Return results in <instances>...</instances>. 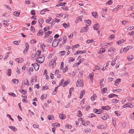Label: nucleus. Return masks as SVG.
I'll return each mask as SVG.
<instances>
[{"label": "nucleus", "mask_w": 134, "mask_h": 134, "mask_svg": "<svg viewBox=\"0 0 134 134\" xmlns=\"http://www.w3.org/2000/svg\"><path fill=\"white\" fill-rule=\"evenodd\" d=\"M45 57L43 55H41L40 57H37L36 59V61L39 63H41L44 61Z\"/></svg>", "instance_id": "nucleus-1"}, {"label": "nucleus", "mask_w": 134, "mask_h": 134, "mask_svg": "<svg viewBox=\"0 0 134 134\" xmlns=\"http://www.w3.org/2000/svg\"><path fill=\"white\" fill-rule=\"evenodd\" d=\"M56 65V63L54 62V60H52L48 64V66L50 67V68L52 69L54 67H55Z\"/></svg>", "instance_id": "nucleus-2"}, {"label": "nucleus", "mask_w": 134, "mask_h": 134, "mask_svg": "<svg viewBox=\"0 0 134 134\" xmlns=\"http://www.w3.org/2000/svg\"><path fill=\"white\" fill-rule=\"evenodd\" d=\"M79 121H82V123L83 125L86 126L90 124V122L88 121H85L83 120L82 118H80L79 119Z\"/></svg>", "instance_id": "nucleus-3"}, {"label": "nucleus", "mask_w": 134, "mask_h": 134, "mask_svg": "<svg viewBox=\"0 0 134 134\" xmlns=\"http://www.w3.org/2000/svg\"><path fill=\"white\" fill-rule=\"evenodd\" d=\"M76 85L77 87H78L83 86V84L82 81L78 80L77 81Z\"/></svg>", "instance_id": "nucleus-4"}, {"label": "nucleus", "mask_w": 134, "mask_h": 134, "mask_svg": "<svg viewBox=\"0 0 134 134\" xmlns=\"http://www.w3.org/2000/svg\"><path fill=\"white\" fill-rule=\"evenodd\" d=\"M88 29V25H87V24L85 27H82L81 30V32H87V30Z\"/></svg>", "instance_id": "nucleus-5"}, {"label": "nucleus", "mask_w": 134, "mask_h": 134, "mask_svg": "<svg viewBox=\"0 0 134 134\" xmlns=\"http://www.w3.org/2000/svg\"><path fill=\"white\" fill-rule=\"evenodd\" d=\"M59 42L60 41L58 40H54L52 43V46L54 47H56Z\"/></svg>", "instance_id": "nucleus-6"}, {"label": "nucleus", "mask_w": 134, "mask_h": 134, "mask_svg": "<svg viewBox=\"0 0 134 134\" xmlns=\"http://www.w3.org/2000/svg\"><path fill=\"white\" fill-rule=\"evenodd\" d=\"M31 65L34 67L35 70L37 71L38 70L39 67V65L38 63H36L32 64Z\"/></svg>", "instance_id": "nucleus-7"}, {"label": "nucleus", "mask_w": 134, "mask_h": 134, "mask_svg": "<svg viewBox=\"0 0 134 134\" xmlns=\"http://www.w3.org/2000/svg\"><path fill=\"white\" fill-rule=\"evenodd\" d=\"M86 52V50H84L82 51H78L74 53V55H76L77 54H82L83 53H85Z\"/></svg>", "instance_id": "nucleus-8"}, {"label": "nucleus", "mask_w": 134, "mask_h": 134, "mask_svg": "<svg viewBox=\"0 0 134 134\" xmlns=\"http://www.w3.org/2000/svg\"><path fill=\"white\" fill-rule=\"evenodd\" d=\"M94 111H95V113L98 114H100L103 112V110L101 109L98 110L97 109H94Z\"/></svg>", "instance_id": "nucleus-9"}, {"label": "nucleus", "mask_w": 134, "mask_h": 134, "mask_svg": "<svg viewBox=\"0 0 134 134\" xmlns=\"http://www.w3.org/2000/svg\"><path fill=\"white\" fill-rule=\"evenodd\" d=\"M50 10L47 8H45L43 9L40 12L41 14L43 15L45 14L46 12L49 11Z\"/></svg>", "instance_id": "nucleus-10"}, {"label": "nucleus", "mask_w": 134, "mask_h": 134, "mask_svg": "<svg viewBox=\"0 0 134 134\" xmlns=\"http://www.w3.org/2000/svg\"><path fill=\"white\" fill-rule=\"evenodd\" d=\"M99 25L98 23L95 24L94 25L93 28L95 30H97L99 28Z\"/></svg>", "instance_id": "nucleus-11"}, {"label": "nucleus", "mask_w": 134, "mask_h": 134, "mask_svg": "<svg viewBox=\"0 0 134 134\" xmlns=\"http://www.w3.org/2000/svg\"><path fill=\"white\" fill-rule=\"evenodd\" d=\"M41 51L38 50L35 55L36 57H40L41 55H42L41 54Z\"/></svg>", "instance_id": "nucleus-12"}, {"label": "nucleus", "mask_w": 134, "mask_h": 134, "mask_svg": "<svg viewBox=\"0 0 134 134\" xmlns=\"http://www.w3.org/2000/svg\"><path fill=\"white\" fill-rule=\"evenodd\" d=\"M53 20L52 18L51 17H49L48 19H46V22L48 23H50Z\"/></svg>", "instance_id": "nucleus-13"}, {"label": "nucleus", "mask_w": 134, "mask_h": 134, "mask_svg": "<svg viewBox=\"0 0 134 134\" xmlns=\"http://www.w3.org/2000/svg\"><path fill=\"white\" fill-rule=\"evenodd\" d=\"M40 46L42 48V49L43 51H44L45 48L46 47V46L43 43H41L40 45Z\"/></svg>", "instance_id": "nucleus-14"}, {"label": "nucleus", "mask_w": 134, "mask_h": 134, "mask_svg": "<svg viewBox=\"0 0 134 134\" xmlns=\"http://www.w3.org/2000/svg\"><path fill=\"white\" fill-rule=\"evenodd\" d=\"M94 76V74L93 72L91 73L90 75V80L91 81V82H92L93 80V77Z\"/></svg>", "instance_id": "nucleus-15"}, {"label": "nucleus", "mask_w": 134, "mask_h": 134, "mask_svg": "<svg viewBox=\"0 0 134 134\" xmlns=\"http://www.w3.org/2000/svg\"><path fill=\"white\" fill-rule=\"evenodd\" d=\"M59 117L61 119H64L66 118V116L65 115L60 114L59 115Z\"/></svg>", "instance_id": "nucleus-16"}, {"label": "nucleus", "mask_w": 134, "mask_h": 134, "mask_svg": "<svg viewBox=\"0 0 134 134\" xmlns=\"http://www.w3.org/2000/svg\"><path fill=\"white\" fill-rule=\"evenodd\" d=\"M16 61L18 63H21L23 61V59L22 58H16Z\"/></svg>", "instance_id": "nucleus-17"}, {"label": "nucleus", "mask_w": 134, "mask_h": 134, "mask_svg": "<svg viewBox=\"0 0 134 134\" xmlns=\"http://www.w3.org/2000/svg\"><path fill=\"white\" fill-rule=\"evenodd\" d=\"M121 80L120 79H117L115 82V86H117V85H118L119 83H120L121 81Z\"/></svg>", "instance_id": "nucleus-18"}, {"label": "nucleus", "mask_w": 134, "mask_h": 134, "mask_svg": "<svg viewBox=\"0 0 134 134\" xmlns=\"http://www.w3.org/2000/svg\"><path fill=\"white\" fill-rule=\"evenodd\" d=\"M85 91L83 90H82L81 92L80 96V98H82L83 96L85 95Z\"/></svg>", "instance_id": "nucleus-19"}, {"label": "nucleus", "mask_w": 134, "mask_h": 134, "mask_svg": "<svg viewBox=\"0 0 134 134\" xmlns=\"http://www.w3.org/2000/svg\"><path fill=\"white\" fill-rule=\"evenodd\" d=\"M48 118L49 120H53L54 119L53 116L52 115H48Z\"/></svg>", "instance_id": "nucleus-20"}, {"label": "nucleus", "mask_w": 134, "mask_h": 134, "mask_svg": "<svg viewBox=\"0 0 134 134\" xmlns=\"http://www.w3.org/2000/svg\"><path fill=\"white\" fill-rule=\"evenodd\" d=\"M83 18V16L82 15L79 16L77 18L76 20L77 22H78L80 21H81L82 20Z\"/></svg>", "instance_id": "nucleus-21"}, {"label": "nucleus", "mask_w": 134, "mask_h": 134, "mask_svg": "<svg viewBox=\"0 0 134 134\" xmlns=\"http://www.w3.org/2000/svg\"><path fill=\"white\" fill-rule=\"evenodd\" d=\"M70 82V80H68L67 81H65L63 85V87H64L65 86L67 85Z\"/></svg>", "instance_id": "nucleus-22"}, {"label": "nucleus", "mask_w": 134, "mask_h": 134, "mask_svg": "<svg viewBox=\"0 0 134 134\" xmlns=\"http://www.w3.org/2000/svg\"><path fill=\"white\" fill-rule=\"evenodd\" d=\"M83 71L82 70L80 71L78 76L79 78H81L82 77Z\"/></svg>", "instance_id": "nucleus-23"}, {"label": "nucleus", "mask_w": 134, "mask_h": 134, "mask_svg": "<svg viewBox=\"0 0 134 134\" xmlns=\"http://www.w3.org/2000/svg\"><path fill=\"white\" fill-rule=\"evenodd\" d=\"M9 127L10 129L14 131H15L17 130V129L14 126H9Z\"/></svg>", "instance_id": "nucleus-24"}, {"label": "nucleus", "mask_w": 134, "mask_h": 134, "mask_svg": "<svg viewBox=\"0 0 134 134\" xmlns=\"http://www.w3.org/2000/svg\"><path fill=\"white\" fill-rule=\"evenodd\" d=\"M20 13L19 12L17 11L14 12L13 13L14 15L17 17L19 16L20 15Z\"/></svg>", "instance_id": "nucleus-25"}, {"label": "nucleus", "mask_w": 134, "mask_h": 134, "mask_svg": "<svg viewBox=\"0 0 134 134\" xmlns=\"http://www.w3.org/2000/svg\"><path fill=\"white\" fill-rule=\"evenodd\" d=\"M67 38L66 36H64L63 37V41L62 43L63 44L65 43L66 42Z\"/></svg>", "instance_id": "nucleus-26"}, {"label": "nucleus", "mask_w": 134, "mask_h": 134, "mask_svg": "<svg viewBox=\"0 0 134 134\" xmlns=\"http://www.w3.org/2000/svg\"><path fill=\"white\" fill-rule=\"evenodd\" d=\"M66 3L65 2L64 3H60L57 4L56 5V7H59V6H65L66 4Z\"/></svg>", "instance_id": "nucleus-27"}, {"label": "nucleus", "mask_w": 134, "mask_h": 134, "mask_svg": "<svg viewBox=\"0 0 134 134\" xmlns=\"http://www.w3.org/2000/svg\"><path fill=\"white\" fill-rule=\"evenodd\" d=\"M85 100L86 99L84 98L80 102V104L81 106H82L85 104Z\"/></svg>", "instance_id": "nucleus-28"}, {"label": "nucleus", "mask_w": 134, "mask_h": 134, "mask_svg": "<svg viewBox=\"0 0 134 134\" xmlns=\"http://www.w3.org/2000/svg\"><path fill=\"white\" fill-rule=\"evenodd\" d=\"M12 82L15 84H17L19 82V80L18 79H13L12 80Z\"/></svg>", "instance_id": "nucleus-29"}, {"label": "nucleus", "mask_w": 134, "mask_h": 134, "mask_svg": "<svg viewBox=\"0 0 134 134\" xmlns=\"http://www.w3.org/2000/svg\"><path fill=\"white\" fill-rule=\"evenodd\" d=\"M133 58H134L131 55H129L127 57V59L129 61L132 60Z\"/></svg>", "instance_id": "nucleus-30"}, {"label": "nucleus", "mask_w": 134, "mask_h": 134, "mask_svg": "<svg viewBox=\"0 0 134 134\" xmlns=\"http://www.w3.org/2000/svg\"><path fill=\"white\" fill-rule=\"evenodd\" d=\"M24 84L25 85H29V83L28 80L26 79L24 81Z\"/></svg>", "instance_id": "nucleus-31"}, {"label": "nucleus", "mask_w": 134, "mask_h": 134, "mask_svg": "<svg viewBox=\"0 0 134 134\" xmlns=\"http://www.w3.org/2000/svg\"><path fill=\"white\" fill-rule=\"evenodd\" d=\"M75 59L72 57H71L69 58V63L70 62H72L75 60Z\"/></svg>", "instance_id": "nucleus-32"}, {"label": "nucleus", "mask_w": 134, "mask_h": 134, "mask_svg": "<svg viewBox=\"0 0 134 134\" xmlns=\"http://www.w3.org/2000/svg\"><path fill=\"white\" fill-rule=\"evenodd\" d=\"M108 117L109 116L106 114H105V115H104L102 117V118L103 120H105L107 119Z\"/></svg>", "instance_id": "nucleus-33"}, {"label": "nucleus", "mask_w": 134, "mask_h": 134, "mask_svg": "<svg viewBox=\"0 0 134 134\" xmlns=\"http://www.w3.org/2000/svg\"><path fill=\"white\" fill-rule=\"evenodd\" d=\"M4 23H3V24L4 25H5V26H8L9 25V24L8 23V22H9V20H8L7 21H3Z\"/></svg>", "instance_id": "nucleus-34"}, {"label": "nucleus", "mask_w": 134, "mask_h": 134, "mask_svg": "<svg viewBox=\"0 0 134 134\" xmlns=\"http://www.w3.org/2000/svg\"><path fill=\"white\" fill-rule=\"evenodd\" d=\"M69 66H66L65 68H64L63 70V72H66L68 69Z\"/></svg>", "instance_id": "nucleus-35"}, {"label": "nucleus", "mask_w": 134, "mask_h": 134, "mask_svg": "<svg viewBox=\"0 0 134 134\" xmlns=\"http://www.w3.org/2000/svg\"><path fill=\"white\" fill-rule=\"evenodd\" d=\"M124 42V40L122 39H121L118 41L117 43L119 45L120 44H121L123 43Z\"/></svg>", "instance_id": "nucleus-36"}, {"label": "nucleus", "mask_w": 134, "mask_h": 134, "mask_svg": "<svg viewBox=\"0 0 134 134\" xmlns=\"http://www.w3.org/2000/svg\"><path fill=\"white\" fill-rule=\"evenodd\" d=\"M47 97V95L46 94H44L41 96V98L42 100L45 99Z\"/></svg>", "instance_id": "nucleus-37"}, {"label": "nucleus", "mask_w": 134, "mask_h": 134, "mask_svg": "<svg viewBox=\"0 0 134 134\" xmlns=\"http://www.w3.org/2000/svg\"><path fill=\"white\" fill-rule=\"evenodd\" d=\"M78 116L79 117H81L82 115L81 111L80 110H78L77 111Z\"/></svg>", "instance_id": "nucleus-38"}, {"label": "nucleus", "mask_w": 134, "mask_h": 134, "mask_svg": "<svg viewBox=\"0 0 134 134\" xmlns=\"http://www.w3.org/2000/svg\"><path fill=\"white\" fill-rule=\"evenodd\" d=\"M101 108L102 109L105 110H107L109 109L108 106H102L101 107Z\"/></svg>", "instance_id": "nucleus-39"}, {"label": "nucleus", "mask_w": 134, "mask_h": 134, "mask_svg": "<svg viewBox=\"0 0 134 134\" xmlns=\"http://www.w3.org/2000/svg\"><path fill=\"white\" fill-rule=\"evenodd\" d=\"M97 128L99 129H104L105 127L103 125H100L97 126Z\"/></svg>", "instance_id": "nucleus-40"}, {"label": "nucleus", "mask_w": 134, "mask_h": 134, "mask_svg": "<svg viewBox=\"0 0 134 134\" xmlns=\"http://www.w3.org/2000/svg\"><path fill=\"white\" fill-rule=\"evenodd\" d=\"M92 14L93 16L94 17V18H96L97 16V13L96 12H93L92 13Z\"/></svg>", "instance_id": "nucleus-41"}, {"label": "nucleus", "mask_w": 134, "mask_h": 134, "mask_svg": "<svg viewBox=\"0 0 134 134\" xmlns=\"http://www.w3.org/2000/svg\"><path fill=\"white\" fill-rule=\"evenodd\" d=\"M79 46L80 45L79 44H77L76 45L72 46L71 47V48L72 49H74L75 48H78Z\"/></svg>", "instance_id": "nucleus-42"}, {"label": "nucleus", "mask_w": 134, "mask_h": 134, "mask_svg": "<svg viewBox=\"0 0 134 134\" xmlns=\"http://www.w3.org/2000/svg\"><path fill=\"white\" fill-rule=\"evenodd\" d=\"M8 94L13 97H15L16 96L15 94L13 93L10 92V93H9Z\"/></svg>", "instance_id": "nucleus-43"}, {"label": "nucleus", "mask_w": 134, "mask_h": 134, "mask_svg": "<svg viewBox=\"0 0 134 134\" xmlns=\"http://www.w3.org/2000/svg\"><path fill=\"white\" fill-rule=\"evenodd\" d=\"M43 22V20L42 19H40L38 20V23L40 25H41Z\"/></svg>", "instance_id": "nucleus-44"}, {"label": "nucleus", "mask_w": 134, "mask_h": 134, "mask_svg": "<svg viewBox=\"0 0 134 134\" xmlns=\"http://www.w3.org/2000/svg\"><path fill=\"white\" fill-rule=\"evenodd\" d=\"M64 64L63 62H62L61 64L60 69L61 70H63L64 69Z\"/></svg>", "instance_id": "nucleus-45"}, {"label": "nucleus", "mask_w": 134, "mask_h": 134, "mask_svg": "<svg viewBox=\"0 0 134 134\" xmlns=\"http://www.w3.org/2000/svg\"><path fill=\"white\" fill-rule=\"evenodd\" d=\"M119 101V100L116 99H114L112 100L111 102L112 103H116L118 102Z\"/></svg>", "instance_id": "nucleus-46"}, {"label": "nucleus", "mask_w": 134, "mask_h": 134, "mask_svg": "<svg viewBox=\"0 0 134 134\" xmlns=\"http://www.w3.org/2000/svg\"><path fill=\"white\" fill-rule=\"evenodd\" d=\"M11 74V69H8V70L7 74L8 76H10Z\"/></svg>", "instance_id": "nucleus-47"}, {"label": "nucleus", "mask_w": 134, "mask_h": 134, "mask_svg": "<svg viewBox=\"0 0 134 134\" xmlns=\"http://www.w3.org/2000/svg\"><path fill=\"white\" fill-rule=\"evenodd\" d=\"M117 58H115V60H113L112 62V63H111V64L112 65H114L115 64V61L117 60Z\"/></svg>", "instance_id": "nucleus-48"}, {"label": "nucleus", "mask_w": 134, "mask_h": 134, "mask_svg": "<svg viewBox=\"0 0 134 134\" xmlns=\"http://www.w3.org/2000/svg\"><path fill=\"white\" fill-rule=\"evenodd\" d=\"M63 25L64 27L65 28H66L69 26V24L68 25L66 24L65 23H63Z\"/></svg>", "instance_id": "nucleus-49"}, {"label": "nucleus", "mask_w": 134, "mask_h": 134, "mask_svg": "<svg viewBox=\"0 0 134 134\" xmlns=\"http://www.w3.org/2000/svg\"><path fill=\"white\" fill-rule=\"evenodd\" d=\"M41 34L42 35V30H40L39 31L37 34V35L38 36H40Z\"/></svg>", "instance_id": "nucleus-50"}, {"label": "nucleus", "mask_w": 134, "mask_h": 134, "mask_svg": "<svg viewBox=\"0 0 134 134\" xmlns=\"http://www.w3.org/2000/svg\"><path fill=\"white\" fill-rule=\"evenodd\" d=\"M107 91V88H104L101 90V91L103 93H105Z\"/></svg>", "instance_id": "nucleus-51"}, {"label": "nucleus", "mask_w": 134, "mask_h": 134, "mask_svg": "<svg viewBox=\"0 0 134 134\" xmlns=\"http://www.w3.org/2000/svg\"><path fill=\"white\" fill-rule=\"evenodd\" d=\"M96 98V95H94V94L93 96L91 97V99L92 100L94 101L95 100Z\"/></svg>", "instance_id": "nucleus-52"}, {"label": "nucleus", "mask_w": 134, "mask_h": 134, "mask_svg": "<svg viewBox=\"0 0 134 134\" xmlns=\"http://www.w3.org/2000/svg\"><path fill=\"white\" fill-rule=\"evenodd\" d=\"M84 131L86 132H91V130L89 129L86 128L85 129Z\"/></svg>", "instance_id": "nucleus-53"}, {"label": "nucleus", "mask_w": 134, "mask_h": 134, "mask_svg": "<svg viewBox=\"0 0 134 134\" xmlns=\"http://www.w3.org/2000/svg\"><path fill=\"white\" fill-rule=\"evenodd\" d=\"M31 14L33 15H36V13H35V11L34 10H32L31 11Z\"/></svg>", "instance_id": "nucleus-54"}, {"label": "nucleus", "mask_w": 134, "mask_h": 134, "mask_svg": "<svg viewBox=\"0 0 134 134\" xmlns=\"http://www.w3.org/2000/svg\"><path fill=\"white\" fill-rule=\"evenodd\" d=\"M30 30L31 31H32L33 32H35V28L33 26H31V29Z\"/></svg>", "instance_id": "nucleus-55"}, {"label": "nucleus", "mask_w": 134, "mask_h": 134, "mask_svg": "<svg viewBox=\"0 0 134 134\" xmlns=\"http://www.w3.org/2000/svg\"><path fill=\"white\" fill-rule=\"evenodd\" d=\"M115 50V49L113 47H111L109 49V51H110L111 52H113Z\"/></svg>", "instance_id": "nucleus-56"}, {"label": "nucleus", "mask_w": 134, "mask_h": 134, "mask_svg": "<svg viewBox=\"0 0 134 134\" xmlns=\"http://www.w3.org/2000/svg\"><path fill=\"white\" fill-rule=\"evenodd\" d=\"M85 60L84 58H82L80 59L78 62V63L80 64L81 63H82L83 61Z\"/></svg>", "instance_id": "nucleus-57"}, {"label": "nucleus", "mask_w": 134, "mask_h": 134, "mask_svg": "<svg viewBox=\"0 0 134 134\" xmlns=\"http://www.w3.org/2000/svg\"><path fill=\"white\" fill-rule=\"evenodd\" d=\"M20 91L22 92V93L25 94H26L27 93L26 91L24 90H20Z\"/></svg>", "instance_id": "nucleus-58"}, {"label": "nucleus", "mask_w": 134, "mask_h": 134, "mask_svg": "<svg viewBox=\"0 0 134 134\" xmlns=\"http://www.w3.org/2000/svg\"><path fill=\"white\" fill-rule=\"evenodd\" d=\"M64 79H62V80L60 82L59 85L60 86H63V83L64 82Z\"/></svg>", "instance_id": "nucleus-59"}, {"label": "nucleus", "mask_w": 134, "mask_h": 134, "mask_svg": "<svg viewBox=\"0 0 134 134\" xmlns=\"http://www.w3.org/2000/svg\"><path fill=\"white\" fill-rule=\"evenodd\" d=\"M116 96H117V95L116 94H109V98H112L113 97H114Z\"/></svg>", "instance_id": "nucleus-60"}, {"label": "nucleus", "mask_w": 134, "mask_h": 134, "mask_svg": "<svg viewBox=\"0 0 134 134\" xmlns=\"http://www.w3.org/2000/svg\"><path fill=\"white\" fill-rule=\"evenodd\" d=\"M130 118L132 120H134V112L131 115Z\"/></svg>", "instance_id": "nucleus-61"}, {"label": "nucleus", "mask_w": 134, "mask_h": 134, "mask_svg": "<svg viewBox=\"0 0 134 134\" xmlns=\"http://www.w3.org/2000/svg\"><path fill=\"white\" fill-rule=\"evenodd\" d=\"M62 8L64 10H65L66 11H68V8L66 6L62 7Z\"/></svg>", "instance_id": "nucleus-62"}, {"label": "nucleus", "mask_w": 134, "mask_h": 134, "mask_svg": "<svg viewBox=\"0 0 134 134\" xmlns=\"http://www.w3.org/2000/svg\"><path fill=\"white\" fill-rule=\"evenodd\" d=\"M65 127L67 129H71L72 127L71 125L69 124L66 125Z\"/></svg>", "instance_id": "nucleus-63"}, {"label": "nucleus", "mask_w": 134, "mask_h": 134, "mask_svg": "<svg viewBox=\"0 0 134 134\" xmlns=\"http://www.w3.org/2000/svg\"><path fill=\"white\" fill-rule=\"evenodd\" d=\"M80 64L78 62L75 63L73 65V66L74 67H77V66L79 65Z\"/></svg>", "instance_id": "nucleus-64"}]
</instances>
